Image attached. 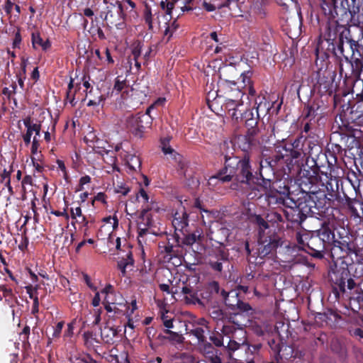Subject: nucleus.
I'll use <instances>...</instances> for the list:
<instances>
[{
    "instance_id": "680f3d73",
    "label": "nucleus",
    "mask_w": 363,
    "mask_h": 363,
    "mask_svg": "<svg viewBox=\"0 0 363 363\" xmlns=\"http://www.w3.org/2000/svg\"><path fill=\"white\" fill-rule=\"evenodd\" d=\"M101 293L105 294V296H108V295H113V288L111 284H108L101 290Z\"/></svg>"
},
{
    "instance_id": "f3484780",
    "label": "nucleus",
    "mask_w": 363,
    "mask_h": 363,
    "mask_svg": "<svg viewBox=\"0 0 363 363\" xmlns=\"http://www.w3.org/2000/svg\"><path fill=\"white\" fill-rule=\"evenodd\" d=\"M71 218L79 224L84 227V230L88 229L89 220L85 216L82 214V209L79 206L72 207L70 208Z\"/></svg>"
},
{
    "instance_id": "c9c22d12",
    "label": "nucleus",
    "mask_w": 363,
    "mask_h": 363,
    "mask_svg": "<svg viewBox=\"0 0 363 363\" xmlns=\"http://www.w3.org/2000/svg\"><path fill=\"white\" fill-rule=\"evenodd\" d=\"M240 107H235V108H230L229 113H228L235 121H238L240 118L241 119L243 116L242 110L239 109Z\"/></svg>"
},
{
    "instance_id": "20e7f679",
    "label": "nucleus",
    "mask_w": 363,
    "mask_h": 363,
    "mask_svg": "<svg viewBox=\"0 0 363 363\" xmlns=\"http://www.w3.org/2000/svg\"><path fill=\"white\" fill-rule=\"evenodd\" d=\"M178 323L184 327L186 334L196 337L198 344L206 342L205 329L208 328V322L206 319L203 318H193L188 323L185 321H178Z\"/></svg>"
},
{
    "instance_id": "473e14b6",
    "label": "nucleus",
    "mask_w": 363,
    "mask_h": 363,
    "mask_svg": "<svg viewBox=\"0 0 363 363\" xmlns=\"http://www.w3.org/2000/svg\"><path fill=\"white\" fill-rule=\"evenodd\" d=\"M242 333L243 334L244 339L241 342H237L235 340L231 339L229 340L227 347L230 351L234 352L238 350L240 347V346L244 345L246 343V340L245 338V333L242 331Z\"/></svg>"
},
{
    "instance_id": "1a4fd4ad",
    "label": "nucleus",
    "mask_w": 363,
    "mask_h": 363,
    "mask_svg": "<svg viewBox=\"0 0 363 363\" xmlns=\"http://www.w3.org/2000/svg\"><path fill=\"white\" fill-rule=\"evenodd\" d=\"M306 246L308 253H311L313 256L319 258L323 257V252L327 248L320 238L315 235H312L309 238L306 242Z\"/></svg>"
},
{
    "instance_id": "4be33fe9",
    "label": "nucleus",
    "mask_w": 363,
    "mask_h": 363,
    "mask_svg": "<svg viewBox=\"0 0 363 363\" xmlns=\"http://www.w3.org/2000/svg\"><path fill=\"white\" fill-rule=\"evenodd\" d=\"M342 6H345L350 14H352V18L359 13V6L357 3V0H342Z\"/></svg>"
},
{
    "instance_id": "338daca9",
    "label": "nucleus",
    "mask_w": 363,
    "mask_h": 363,
    "mask_svg": "<svg viewBox=\"0 0 363 363\" xmlns=\"http://www.w3.org/2000/svg\"><path fill=\"white\" fill-rule=\"evenodd\" d=\"M351 334L354 337H358L359 338H363V330L361 328H355L353 330L350 331Z\"/></svg>"
},
{
    "instance_id": "cd10ccee",
    "label": "nucleus",
    "mask_w": 363,
    "mask_h": 363,
    "mask_svg": "<svg viewBox=\"0 0 363 363\" xmlns=\"http://www.w3.org/2000/svg\"><path fill=\"white\" fill-rule=\"evenodd\" d=\"M331 350L335 353L340 354H344L345 352V347L343 343H342L339 340L334 339L331 342Z\"/></svg>"
},
{
    "instance_id": "4d7b16f0",
    "label": "nucleus",
    "mask_w": 363,
    "mask_h": 363,
    "mask_svg": "<svg viewBox=\"0 0 363 363\" xmlns=\"http://www.w3.org/2000/svg\"><path fill=\"white\" fill-rule=\"evenodd\" d=\"M242 106V103H230V101H225L223 106L229 113L230 108H235V107H240Z\"/></svg>"
},
{
    "instance_id": "e2e57ef3",
    "label": "nucleus",
    "mask_w": 363,
    "mask_h": 363,
    "mask_svg": "<svg viewBox=\"0 0 363 363\" xmlns=\"http://www.w3.org/2000/svg\"><path fill=\"white\" fill-rule=\"evenodd\" d=\"M103 96H100L96 99L89 100L87 106H98L101 104V102L103 101Z\"/></svg>"
},
{
    "instance_id": "7c9ffc66",
    "label": "nucleus",
    "mask_w": 363,
    "mask_h": 363,
    "mask_svg": "<svg viewBox=\"0 0 363 363\" xmlns=\"http://www.w3.org/2000/svg\"><path fill=\"white\" fill-rule=\"evenodd\" d=\"M309 236L308 234L302 235L300 233H296V240L298 244V247L305 251H308L306 242L308 240Z\"/></svg>"
},
{
    "instance_id": "6e6552de",
    "label": "nucleus",
    "mask_w": 363,
    "mask_h": 363,
    "mask_svg": "<svg viewBox=\"0 0 363 363\" xmlns=\"http://www.w3.org/2000/svg\"><path fill=\"white\" fill-rule=\"evenodd\" d=\"M224 91V101H230V103H242V97L244 94L238 87H235V83L227 82L223 88Z\"/></svg>"
},
{
    "instance_id": "b1692460",
    "label": "nucleus",
    "mask_w": 363,
    "mask_h": 363,
    "mask_svg": "<svg viewBox=\"0 0 363 363\" xmlns=\"http://www.w3.org/2000/svg\"><path fill=\"white\" fill-rule=\"evenodd\" d=\"M127 258L123 259L122 260L118 262V267L121 270L123 276L125 274V270L129 267H132L133 264V259L132 258L131 252H128L126 255Z\"/></svg>"
},
{
    "instance_id": "5701e85b",
    "label": "nucleus",
    "mask_w": 363,
    "mask_h": 363,
    "mask_svg": "<svg viewBox=\"0 0 363 363\" xmlns=\"http://www.w3.org/2000/svg\"><path fill=\"white\" fill-rule=\"evenodd\" d=\"M165 333L169 335L167 339L173 344H182L184 342V337L182 333V331L166 330Z\"/></svg>"
},
{
    "instance_id": "e433bc0d",
    "label": "nucleus",
    "mask_w": 363,
    "mask_h": 363,
    "mask_svg": "<svg viewBox=\"0 0 363 363\" xmlns=\"http://www.w3.org/2000/svg\"><path fill=\"white\" fill-rule=\"evenodd\" d=\"M271 106L269 103L267 101L265 103H262L259 106H255L257 114L258 117H260V115H266Z\"/></svg>"
},
{
    "instance_id": "9b49d317",
    "label": "nucleus",
    "mask_w": 363,
    "mask_h": 363,
    "mask_svg": "<svg viewBox=\"0 0 363 363\" xmlns=\"http://www.w3.org/2000/svg\"><path fill=\"white\" fill-rule=\"evenodd\" d=\"M233 164H234L233 161L225 160V167L215 176L211 177L210 180L218 179L223 183L231 181L233 179V167H232Z\"/></svg>"
},
{
    "instance_id": "a19ab883",
    "label": "nucleus",
    "mask_w": 363,
    "mask_h": 363,
    "mask_svg": "<svg viewBox=\"0 0 363 363\" xmlns=\"http://www.w3.org/2000/svg\"><path fill=\"white\" fill-rule=\"evenodd\" d=\"M255 222L261 230H264L269 228L268 223L261 216H255Z\"/></svg>"
},
{
    "instance_id": "ea45409f",
    "label": "nucleus",
    "mask_w": 363,
    "mask_h": 363,
    "mask_svg": "<svg viewBox=\"0 0 363 363\" xmlns=\"http://www.w3.org/2000/svg\"><path fill=\"white\" fill-rule=\"evenodd\" d=\"M210 315L215 320H222L224 318V313L218 308L213 307L210 311Z\"/></svg>"
},
{
    "instance_id": "2f4dec72",
    "label": "nucleus",
    "mask_w": 363,
    "mask_h": 363,
    "mask_svg": "<svg viewBox=\"0 0 363 363\" xmlns=\"http://www.w3.org/2000/svg\"><path fill=\"white\" fill-rule=\"evenodd\" d=\"M179 25L177 22V20H174L170 25H168L165 28L164 35L167 36V41L169 40L173 33L178 29Z\"/></svg>"
},
{
    "instance_id": "5fc2aeb1",
    "label": "nucleus",
    "mask_w": 363,
    "mask_h": 363,
    "mask_svg": "<svg viewBox=\"0 0 363 363\" xmlns=\"http://www.w3.org/2000/svg\"><path fill=\"white\" fill-rule=\"evenodd\" d=\"M210 339L217 347H220L223 345V337L220 335H213L210 337Z\"/></svg>"
},
{
    "instance_id": "de8ad7c7",
    "label": "nucleus",
    "mask_w": 363,
    "mask_h": 363,
    "mask_svg": "<svg viewBox=\"0 0 363 363\" xmlns=\"http://www.w3.org/2000/svg\"><path fill=\"white\" fill-rule=\"evenodd\" d=\"M207 290L211 294H219L220 287H219L218 282L213 281V282L210 283L207 287Z\"/></svg>"
},
{
    "instance_id": "f8f14e48",
    "label": "nucleus",
    "mask_w": 363,
    "mask_h": 363,
    "mask_svg": "<svg viewBox=\"0 0 363 363\" xmlns=\"http://www.w3.org/2000/svg\"><path fill=\"white\" fill-rule=\"evenodd\" d=\"M349 245L347 242L334 241L330 248L331 256L333 259H342L344 258L348 254Z\"/></svg>"
},
{
    "instance_id": "49530a36",
    "label": "nucleus",
    "mask_w": 363,
    "mask_h": 363,
    "mask_svg": "<svg viewBox=\"0 0 363 363\" xmlns=\"http://www.w3.org/2000/svg\"><path fill=\"white\" fill-rule=\"evenodd\" d=\"M264 167H270L274 169L276 167V161L271 160L270 158L262 160L260 162V169H262Z\"/></svg>"
},
{
    "instance_id": "7ed1b4c3",
    "label": "nucleus",
    "mask_w": 363,
    "mask_h": 363,
    "mask_svg": "<svg viewBox=\"0 0 363 363\" xmlns=\"http://www.w3.org/2000/svg\"><path fill=\"white\" fill-rule=\"evenodd\" d=\"M233 162L236 164V167H233V178L240 184L250 185L253 175L249 157L245 156L239 161H237V159L235 158Z\"/></svg>"
},
{
    "instance_id": "8fccbe9b",
    "label": "nucleus",
    "mask_w": 363,
    "mask_h": 363,
    "mask_svg": "<svg viewBox=\"0 0 363 363\" xmlns=\"http://www.w3.org/2000/svg\"><path fill=\"white\" fill-rule=\"evenodd\" d=\"M126 83L124 80H121L119 77L116 79L114 84L115 90H116L117 91H121L124 89Z\"/></svg>"
},
{
    "instance_id": "412c9836",
    "label": "nucleus",
    "mask_w": 363,
    "mask_h": 363,
    "mask_svg": "<svg viewBox=\"0 0 363 363\" xmlns=\"http://www.w3.org/2000/svg\"><path fill=\"white\" fill-rule=\"evenodd\" d=\"M220 153L224 156L225 160L233 161L230 155L233 154V145L230 141H223L220 145Z\"/></svg>"
},
{
    "instance_id": "aec40b11",
    "label": "nucleus",
    "mask_w": 363,
    "mask_h": 363,
    "mask_svg": "<svg viewBox=\"0 0 363 363\" xmlns=\"http://www.w3.org/2000/svg\"><path fill=\"white\" fill-rule=\"evenodd\" d=\"M231 294V297L234 298L236 301V303H234V306H228L231 309H238L240 312H248L249 311L252 310V308L249 303L241 301L240 300L238 299V294L236 291H233Z\"/></svg>"
},
{
    "instance_id": "72a5a7b5",
    "label": "nucleus",
    "mask_w": 363,
    "mask_h": 363,
    "mask_svg": "<svg viewBox=\"0 0 363 363\" xmlns=\"http://www.w3.org/2000/svg\"><path fill=\"white\" fill-rule=\"evenodd\" d=\"M206 358L211 363H222L220 354L217 350H213L206 352Z\"/></svg>"
},
{
    "instance_id": "0eeeda50",
    "label": "nucleus",
    "mask_w": 363,
    "mask_h": 363,
    "mask_svg": "<svg viewBox=\"0 0 363 363\" xmlns=\"http://www.w3.org/2000/svg\"><path fill=\"white\" fill-rule=\"evenodd\" d=\"M349 32L350 30L344 25H340L338 22L334 21L328 25L324 38L328 42L336 43L346 36Z\"/></svg>"
},
{
    "instance_id": "c03bdc74",
    "label": "nucleus",
    "mask_w": 363,
    "mask_h": 363,
    "mask_svg": "<svg viewBox=\"0 0 363 363\" xmlns=\"http://www.w3.org/2000/svg\"><path fill=\"white\" fill-rule=\"evenodd\" d=\"M251 76L252 73L249 71L241 74L240 79H241V82L243 84L244 87L251 84Z\"/></svg>"
},
{
    "instance_id": "f03ea898",
    "label": "nucleus",
    "mask_w": 363,
    "mask_h": 363,
    "mask_svg": "<svg viewBox=\"0 0 363 363\" xmlns=\"http://www.w3.org/2000/svg\"><path fill=\"white\" fill-rule=\"evenodd\" d=\"M336 48H334V52L336 55H342L345 58V64L341 63L340 65V74L345 78L350 77V73L346 69H353V65L349 60L350 54L353 55L352 45H355V40L349 39L347 35L336 42Z\"/></svg>"
},
{
    "instance_id": "a211bd4d",
    "label": "nucleus",
    "mask_w": 363,
    "mask_h": 363,
    "mask_svg": "<svg viewBox=\"0 0 363 363\" xmlns=\"http://www.w3.org/2000/svg\"><path fill=\"white\" fill-rule=\"evenodd\" d=\"M172 224L176 230H182L185 227L188 225V215L182 211L180 213L176 212L174 216Z\"/></svg>"
},
{
    "instance_id": "3c124183",
    "label": "nucleus",
    "mask_w": 363,
    "mask_h": 363,
    "mask_svg": "<svg viewBox=\"0 0 363 363\" xmlns=\"http://www.w3.org/2000/svg\"><path fill=\"white\" fill-rule=\"evenodd\" d=\"M21 40H22V38H21V35L20 33V29L18 28L16 33H15V38H14L13 42V48H19Z\"/></svg>"
},
{
    "instance_id": "c756f323",
    "label": "nucleus",
    "mask_w": 363,
    "mask_h": 363,
    "mask_svg": "<svg viewBox=\"0 0 363 363\" xmlns=\"http://www.w3.org/2000/svg\"><path fill=\"white\" fill-rule=\"evenodd\" d=\"M200 239V233L199 232H194L191 234L186 235L183 240L182 243L186 245H192Z\"/></svg>"
},
{
    "instance_id": "2eb2a0df",
    "label": "nucleus",
    "mask_w": 363,
    "mask_h": 363,
    "mask_svg": "<svg viewBox=\"0 0 363 363\" xmlns=\"http://www.w3.org/2000/svg\"><path fill=\"white\" fill-rule=\"evenodd\" d=\"M24 125L27 128V132L23 136V140L26 144H29L33 132L35 133V137L40 135V125L36 123H33L30 118L24 120Z\"/></svg>"
},
{
    "instance_id": "a878e982",
    "label": "nucleus",
    "mask_w": 363,
    "mask_h": 363,
    "mask_svg": "<svg viewBox=\"0 0 363 363\" xmlns=\"http://www.w3.org/2000/svg\"><path fill=\"white\" fill-rule=\"evenodd\" d=\"M121 307L126 308V304L123 303H113L111 305L106 304V306H105V309L108 313L113 312L116 315H123L124 311L123 309L121 308Z\"/></svg>"
},
{
    "instance_id": "052dcab7",
    "label": "nucleus",
    "mask_w": 363,
    "mask_h": 363,
    "mask_svg": "<svg viewBox=\"0 0 363 363\" xmlns=\"http://www.w3.org/2000/svg\"><path fill=\"white\" fill-rule=\"evenodd\" d=\"M14 6V3L11 0H6L5 2L4 10L8 13L10 14L12 10L13 6Z\"/></svg>"
},
{
    "instance_id": "09e8293b",
    "label": "nucleus",
    "mask_w": 363,
    "mask_h": 363,
    "mask_svg": "<svg viewBox=\"0 0 363 363\" xmlns=\"http://www.w3.org/2000/svg\"><path fill=\"white\" fill-rule=\"evenodd\" d=\"M277 4L281 6L289 8L293 5H296V0H276Z\"/></svg>"
},
{
    "instance_id": "79ce46f5",
    "label": "nucleus",
    "mask_w": 363,
    "mask_h": 363,
    "mask_svg": "<svg viewBox=\"0 0 363 363\" xmlns=\"http://www.w3.org/2000/svg\"><path fill=\"white\" fill-rule=\"evenodd\" d=\"M233 291L228 293L226 292L224 289H220V296H222V298H223L224 301H225V303L227 305V306H234V303H232L231 301V293L233 292Z\"/></svg>"
},
{
    "instance_id": "393cba45",
    "label": "nucleus",
    "mask_w": 363,
    "mask_h": 363,
    "mask_svg": "<svg viewBox=\"0 0 363 363\" xmlns=\"http://www.w3.org/2000/svg\"><path fill=\"white\" fill-rule=\"evenodd\" d=\"M101 337L106 342H110L117 335V330L111 327L106 326L101 332Z\"/></svg>"
},
{
    "instance_id": "6e6d98bb",
    "label": "nucleus",
    "mask_w": 363,
    "mask_h": 363,
    "mask_svg": "<svg viewBox=\"0 0 363 363\" xmlns=\"http://www.w3.org/2000/svg\"><path fill=\"white\" fill-rule=\"evenodd\" d=\"M27 184H33V179L30 175H26V177H24L21 182L22 189L24 192L26 191V185Z\"/></svg>"
},
{
    "instance_id": "ddd939ff",
    "label": "nucleus",
    "mask_w": 363,
    "mask_h": 363,
    "mask_svg": "<svg viewBox=\"0 0 363 363\" xmlns=\"http://www.w3.org/2000/svg\"><path fill=\"white\" fill-rule=\"evenodd\" d=\"M31 43L33 49H41L43 51L48 50L51 43L48 39L44 40L38 32H33L31 33Z\"/></svg>"
},
{
    "instance_id": "37998d69",
    "label": "nucleus",
    "mask_w": 363,
    "mask_h": 363,
    "mask_svg": "<svg viewBox=\"0 0 363 363\" xmlns=\"http://www.w3.org/2000/svg\"><path fill=\"white\" fill-rule=\"evenodd\" d=\"M162 152L164 155H169L171 158L177 160L180 158V155L177 154L175 150L171 147V146H168L167 147L162 148Z\"/></svg>"
},
{
    "instance_id": "6ab92c4d",
    "label": "nucleus",
    "mask_w": 363,
    "mask_h": 363,
    "mask_svg": "<svg viewBox=\"0 0 363 363\" xmlns=\"http://www.w3.org/2000/svg\"><path fill=\"white\" fill-rule=\"evenodd\" d=\"M335 11L337 13V17L335 18V21L347 23L352 18V14L348 13L345 6H342V2H340V6L336 4Z\"/></svg>"
},
{
    "instance_id": "13d9d810",
    "label": "nucleus",
    "mask_w": 363,
    "mask_h": 363,
    "mask_svg": "<svg viewBox=\"0 0 363 363\" xmlns=\"http://www.w3.org/2000/svg\"><path fill=\"white\" fill-rule=\"evenodd\" d=\"M167 1V5H166V7H167V11H166V14L167 16H169V18H172V10L174 7V2H172L171 1L169 0H166Z\"/></svg>"
},
{
    "instance_id": "a18cd8bd",
    "label": "nucleus",
    "mask_w": 363,
    "mask_h": 363,
    "mask_svg": "<svg viewBox=\"0 0 363 363\" xmlns=\"http://www.w3.org/2000/svg\"><path fill=\"white\" fill-rule=\"evenodd\" d=\"M142 52V45L140 43H138L137 44L134 45L133 50H132V55L133 56V60H137V59H139L140 57Z\"/></svg>"
},
{
    "instance_id": "4c0bfd02",
    "label": "nucleus",
    "mask_w": 363,
    "mask_h": 363,
    "mask_svg": "<svg viewBox=\"0 0 363 363\" xmlns=\"http://www.w3.org/2000/svg\"><path fill=\"white\" fill-rule=\"evenodd\" d=\"M114 191L118 194H121L123 196H125L130 191V187L126 184H118L114 187Z\"/></svg>"
},
{
    "instance_id": "4468645a",
    "label": "nucleus",
    "mask_w": 363,
    "mask_h": 363,
    "mask_svg": "<svg viewBox=\"0 0 363 363\" xmlns=\"http://www.w3.org/2000/svg\"><path fill=\"white\" fill-rule=\"evenodd\" d=\"M315 236L320 238V240L323 241L327 247L335 241L334 240L335 235L328 225H323L318 230Z\"/></svg>"
},
{
    "instance_id": "f257e3e1",
    "label": "nucleus",
    "mask_w": 363,
    "mask_h": 363,
    "mask_svg": "<svg viewBox=\"0 0 363 363\" xmlns=\"http://www.w3.org/2000/svg\"><path fill=\"white\" fill-rule=\"evenodd\" d=\"M137 198L139 202L143 203V211L138 221V239L140 242V238L147 233L149 228L152 225V220L147 212L155 208V206L143 189H140Z\"/></svg>"
},
{
    "instance_id": "603ef678",
    "label": "nucleus",
    "mask_w": 363,
    "mask_h": 363,
    "mask_svg": "<svg viewBox=\"0 0 363 363\" xmlns=\"http://www.w3.org/2000/svg\"><path fill=\"white\" fill-rule=\"evenodd\" d=\"M63 325H64V322H62V321L59 322L57 324L56 327L54 328V332H53V334H52V337H60V333L62 332Z\"/></svg>"
},
{
    "instance_id": "774afa93",
    "label": "nucleus",
    "mask_w": 363,
    "mask_h": 363,
    "mask_svg": "<svg viewBox=\"0 0 363 363\" xmlns=\"http://www.w3.org/2000/svg\"><path fill=\"white\" fill-rule=\"evenodd\" d=\"M354 299L359 303L363 304V291H357Z\"/></svg>"
},
{
    "instance_id": "864d4df0",
    "label": "nucleus",
    "mask_w": 363,
    "mask_h": 363,
    "mask_svg": "<svg viewBox=\"0 0 363 363\" xmlns=\"http://www.w3.org/2000/svg\"><path fill=\"white\" fill-rule=\"evenodd\" d=\"M11 172L9 171H6L4 169L3 172L0 174L1 177V182L4 183V185H6L7 179L9 180L11 182V177H10Z\"/></svg>"
},
{
    "instance_id": "0e129e2a",
    "label": "nucleus",
    "mask_w": 363,
    "mask_h": 363,
    "mask_svg": "<svg viewBox=\"0 0 363 363\" xmlns=\"http://www.w3.org/2000/svg\"><path fill=\"white\" fill-rule=\"evenodd\" d=\"M91 181V178L89 176H84V177H82L80 180H79V186H80V188L79 190H82L83 189V186L84 184H86L88 183H89Z\"/></svg>"
},
{
    "instance_id": "69168bd1",
    "label": "nucleus",
    "mask_w": 363,
    "mask_h": 363,
    "mask_svg": "<svg viewBox=\"0 0 363 363\" xmlns=\"http://www.w3.org/2000/svg\"><path fill=\"white\" fill-rule=\"evenodd\" d=\"M51 213L56 216H63L65 218L66 220H68L69 218V216L67 213L66 210H64L63 211H52Z\"/></svg>"
},
{
    "instance_id": "dca6fc26",
    "label": "nucleus",
    "mask_w": 363,
    "mask_h": 363,
    "mask_svg": "<svg viewBox=\"0 0 363 363\" xmlns=\"http://www.w3.org/2000/svg\"><path fill=\"white\" fill-rule=\"evenodd\" d=\"M336 4V0H323L321 9L325 16H328V18L335 19L337 17Z\"/></svg>"
},
{
    "instance_id": "bf43d9fd",
    "label": "nucleus",
    "mask_w": 363,
    "mask_h": 363,
    "mask_svg": "<svg viewBox=\"0 0 363 363\" xmlns=\"http://www.w3.org/2000/svg\"><path fill=\"white\" fill-rule=\"evenodd\" d=\"M234 330L235 328L232 325H223L221 332L224 335H228L233 333Z\"/></svg>"
},
{
    "instance_id": "bb28decb",
    "label": "nucleus",
    "mask_w": 363,
    "mask_h": 363,
    "mask_svg": "<svg viewBox=\"0 0 363 363\" xmlns=\"http://www.w3.org/2000/svg\"><path fill=\"white\" fill-rule=\"evenodd\" d=\"M227 259L224 256L223 254L219 255V257L217 258L216 260L210 259L208 262V264L211 266V267L217 272H221L223 269V262H225Z\"/></svg>"
},
{
    "instance_id": "9d476101",
    "label": "nucleus",
    "mask_w": 363,
    "mask_h": 363,
    "mask_svg": "<svg viewBox=\"0 0 363 363\" xmlns=\"http://www.w3.org/2000/svg\"><path fill=\"white\" fill-rule=\"evenodd\" d=\"M279 245V241L275 238H269L258 242L257 254L260 257H264L272 253Z\"/></svg>"
},
{
    "instance_id": "423d86ee",
    "label": "nucleus",
    "mask_w": 363,
    "mask_h": 363,
    "mask_svg": "<svg viewBox=\"0 0 363 363\" xmlns=\"http://www.w3.org/2000/svg\"><path fill=\"white\" fill-rule=\"evenodd\" d=\"M104 19L110 26H115L118 29H123L125 27L123 7L119 1L111 4L107 6V12Z\"/></svg>"
},
{
    "instance_id": "c85d7f7f",
    "label": "nucleus",
    "mask_w": 363,
    "mask_h": 363,
    "mask_svg": "<svg viewBox=\"0 0 363 363\" xmlns=\"http://www.w3.org/2000/svg\"><path fill=\"white\" fill-rule=\"evenodd\" d=\"M184 301L188 304H199L201 306H204V302L200 299L194 291L191 292L189 296H184Z\"/></svg>"
},
{
    "instance_id": "39448f33",
    "label": "nucleus",
    "mask_w": 363,
    "mask_h": 363,
    "mask_svg": "<svg viewBox=\"0 0 363 363\" xmlns=\"http://www.w3.org/2000/svg\"><path fill=\"white\" fill-rule=\"evenodd\" d=\"M152 121L150 115L139 113L127 117L126 126L135 135L142 137L143 133L151 127Z\"/></svg>"
},
{
    "instance_id": "f704fd0d",
    "label": "nucleus",
    "mask_w": 363,
    "mask_h": 363,
    "mask_svg": "<svg viewBox=\"0 0 363 363\" xmlns=\"http://www.w3.org/2000/svg\"><path fill=\"white\" fill-rule=\"evenodd\" d=\"M128 166L130 169L136 170L140 167V160L136 155H130L127 160Z\"/></svg>"
},
{
    "instance_id": "58836bf2",
    "label": "nucleus",
    "mask_w": 363,
    "mask_h": 363,
    "mask_svg": "<svg viewBox=\"0 0 363 363\" xmlns=\"http://www.w3.org/2000/svg\"><path fill=\"white\" fill-rule=\"evenodd\" d=\"M144 19L145 23L148 26V29L150 30H152L153 26H152V15L151 13V10L149 8H146L144 11Z\"/></svg>"
}]
</instances>
